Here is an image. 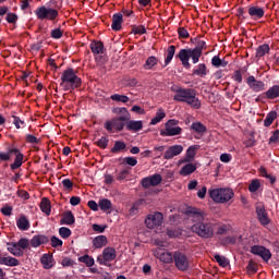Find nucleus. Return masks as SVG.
I'll use <instances>...</instances> for the list:
<instances>
[{
  "label": "nucleus",
  "instance_id": "f257e3e1",
  "mask_svg": "<svg viewBox=\"0 0 279 279\" xmlns=\"http://www.w3.org/2000/svg\"><path fill=\"white\" fill-rule=\"evenodd\" d=\"M185 215L190 221H192L191 231L201 239H213L215 236V230L217 226L206 220V213L196 207H187Z\"/></svg>",
  "mask_w": 279,
  "mask_h": 279
},
{
  "label": "nucleus",
  "instance_id": "f03ea898",
  "mask_svg": "<svg viewBox=\"0 0 279 279\" xmlns=\"http://www.w3.org/2000/svg\"><path fill=\"white\" fill-rule=\"evenodd\" d=\"M170 90L174 93V101H182L195 110H199V108H202V101H199V98H197L194 89L172 85Z\"/></svg>",
  "mask_w": 279,
  "mask_h": 279
},
{
  "label": "nucleus",
  "instance_id": "7ed1b4c3",
  "mask_svg": "<svg viewBox=\"0 0 279 279\" xmlns=\"http://www.w3.org/2000/svg\"><path fill=\"white\" fill-rule=\"evenodd\" d=\"M204 49H206V41L199 40L193 49H181L178 53V58L185 69H191L189 59L191 58L193 64H197L199 58H202V51H204Z\"/></svg>",
  "mask_w": 279,
  "mask_h": 279
},
{
  "label": "nucleus",
  "instance_id": "20e7f679",
  "mask_svg": "<svg viewBox=\"0 0 279 279\" xmlns=\"http://www.w3.org/2000/svg\"><path fill=\"white\" fill-rule=\"evenodd\" d=\"M60 86L63 90H75L82 86V78L77 76V72L73 68H69L61 74Z\"/></svg>",
  "mask_w": 279,
  "mask_h": 279
},
{
  "label": "nucleus",
  "instance_id": "39448f33",
  "mask_svg": "<svg viewBox=\"0 0 279 279\" xmlns=\"http://www.w3.org/2000/svg\"><path fill=\"white\" fill-rule=\"evenodd\" d=\"M209 197L216 204H227V202H230L234 197V191L228 187L209 190Z\"/></svg>",
  "mask_w": 279,
  "mask_h": 279
},
{
  "label": "nucleus",
  "instance_id": "423d86ee",
  "mask_svg": "<svg viewBox=\"0 0 279 279\" xmlns=\"http://www.w3.org/2000/svg\"><path fill=\"white\" fill-rule=\"evenodd\" d=\"M180 121L172 119L165 123V129L160 130V136H180L182 128L179 126Z\"/></svg>",
  "mask_w": 279,
  "mask_h": 279
},
{
  "label": "nucleus",
  "instance_id": "0eeeda50",
  "mask_svg": "<svg viewBox=\"0 0 279 279\" xmlns=\"http://www.w3.org/2000/svg\"><path fill=\"white\" fill-rule=\"evenodd\" d=\"M35 14L39 21H56L58 19V10L45 5L37 8Z\"/></svg>",
  "mask_w": 279,
  "mask_h": 279
},
{
  "label": "nucleus",
  "instance_id": "6e6552de",
  "mask_svg": "<svg viewBox=\"0 0 279 279\" xmlns=\"http://www.w3.org/2000/svg\"><path fill=\"white\" fill-rule=\"evenodd\" d=\"M165 221V216L160 211H154L148 214L145 219V226L148 230H155V228H160Z\"/></svg>",
  "mask_w": 279,
  "mask_h": 279
},
{
  "label": "nucleus",
  "instance_id": "1a4fd4ad",
  "mask_svg": "<svg viewBox=\"0 0 279 279\" xmlns=\"http://www.w3.org/2000/svg\"><path fill=\"white\" fill-rule=\"evenodd\" d=\"M172 260H174V265L179 271H187L189 267H191L189 257L180 251L174 252Z\"/></svg>",
  "mask_w": 279,
  "mask_h": 279
},
{
  "label": "nucleus",
  "instance_id": "9d476101",
  "mask_svg": "<svg viewBox=\"0 0 279 279\" xmlns=\"http://www.w3.org/2000/svg\"><path fill=\"white\" fill-rule=\"evenodd\" d=\"M125 121H128V118H113L105 123V130L107 132H114V130L116 132H121L125 128Z\"/></svg>",
  "mask_w": 279,
  "mask_h": 279
},
{
  "label": "nucleus",
  "instance_id": "9b49d317",
  "mask_svg": "<svg viewBox=\"0 0 279 279\" xmlns=\"http://www.w3.org/2000/svg\"><path fill=\"white\" fill-rule=\"evenodd\" d=\"M117 258V250L114 247H106L102 254L97 257V263L99 265H107V263H112Z\"/></svg>",
  "mask_w": 279,
  "mask_h": 279
},
{
  "label": "nucleus",
  "instance_id": "f8f14e48",
  "mask_svg": "<svg viewBox=\"0 0 279 279\" xmlns=\"http://www.w3.org/2000/svg\"><path fill=\"white\" fill-rule=\"evenodd\" d=\"M251 254H254L255 256H259V258H263L265 263H268V260L271 258V251H269L265 246L260 245H254L251 247Z\"/></svg>",
  "mask_w": 279,
  "mask_h": 279
},
{
  "label": "nucleus",
  "instance_id": "ddd939ff",
  "mask_svg": "<svg viewBox=\"0 0 279 279\" xmlns=\"http://www.w3.org/2000/svg\"><path fill=\"white\" fill-rule=\"evenodd\" d=\"M162 182V175L160 174H153L150 177H146L142 179L141 184L143 189H150V186H158Z\"/></svg>",
  "mask_w": 279,
  "mask_h": 279
},
{
  "label": "nucleus",
  "instance_id": "4468645a",
  "mask_svg": "<svg viewBox=\"0 0 279 279\" xmlns=\"http://www.w3.org/2000/svg\"><path fill=\"white\" fill-rule=\"evenodd\" d=\"M246 84L254 93H263L267 87L265 86V82L256 81V77L248 76L246 80Z\"/></svg>",
  "mask_w": 279,
  "mask_h": 279
},
{
  "label": "nucleus",
  "instance_id": "2eb2a0df",
  "mask_svg": "<svg viewBox=\"0 0 279 279\" xmlns=\"http://www.w3.org/2000/svg\"><path fill=\"white\" fill-rule=\"evenodd\" d=\"M154 256L161 263H173V255L165 248L158 247L154 250Z\"/></svg>",
  "mask_w": 279,
  "mask_h": 279
},
{
  "label": "nucleus",
  "instance_id": "dca6fc26",
  "mask_svg": "<svg viewBox=\"0 0 279 279\" xmlns=\"http://www.w3.org/2000/svg\"><path fill=\"white\" fill-rule=\"evenodd\" d=\"M183 151L184 147L182 145H172L165 151L163 158L165 160H171L175 156H180Z\"/></svg>",
  "mask_w": 279,
  "mask_h": 279
},
{
  "label": "nucleus",
  "instance_id": "f3484780",
  "mask_svg": "<svg viewBox=\"0 0 279 279\" xmlns=\"http://www.w3.org/2000/svg\"><path fill=\"white\" fill-rule=\"evenodd\" d=\"M257 213V219L262 226L267 227L269 223H271V219H269V216L267 215V210H265V206L259 205L256 207Z\"/></svg>",
  "mask_w": 279,
  "mask_h": 279
},
{
  "label": "nucleus",
  "instance_id": "a211bd4d",
  "mask_svg": "<svg viewBox=\"0 0 279 279\" xmlns=\"http://www.w3.org/2000/svg\"><path fill=\"white\" fill-rule=\"evenodd\" d=\"M248 14L251 19H254V21H258V19H263V16H265V10L259 7H251L248 8Z\"/></svg>",
  "mask_w": 279,
  "mask_h": 279
},
{
  "label": "nucleus",
  "instance_id": "6ab92c4d",
  "mask_svg": "<svg viewBox=\"0 0 279 279\" xmlns=\"http://www.w3.org/2000/svg\"><path fill=\"white\" fill-rule=\"evenodd\" d=\"M126 130L129 132H141L143 130V121L138 120H126Z\"/></svg>",
  "mask_w": 279,
  "mask_h": 279
},
{
  "label": "nucleus",
  "instance_id": "aec40b11",
  "mask_svg": "<svg viewBox=\"0 0 279 279\" xmlns=\"http://www.w3.org/2000/svg\"><path fill=\"white\" fill-rule=\"evenodd\" d=\"M198 149L199 145L190 146L186 150L184 162H193V160H195V156H197Z\"/></svg>",
  "mask_w": 279,
  "mask_h": 279
},
{
  "label": "nucleus",
  "instance_id": "412c9836",
  "mask_svg": "<svg viewBox=\"0 0 279 279\" xmlns=\"http://www.w3.org/2000/svg\"><path fill=\"white\" fill-rule=\"evenodd\" d=\"M45 243H49L47 235H35L31 240L32 247H40V245H45Z\"/></svg>",
  "mask_w": 279,
  "mask_h": 279
},
{
  "label": "nucleus",
  "instance_id": "4be33fe9",
  "mask_svg": "<svg viewBox=\"0 0 279 279\" xmlns=\"http://www.w3.org/2000/svg\"><path fill=\"white\" fill-rule=\"evenodd\" d=\"M122 23H123V14L121 13L113 14L112 24H111V28L113 29V32H119L121 29Z\"/></svg>",
  "mask_w": 279,
  "mask_h": 279
},
{
  "label": "nucleus",
  "instance_id": "5701e85b",
  "mask_svg": "<svg viewBox=\"0 0 279 279\" xmlns=\"http://www.w3.org/2000/svg\"><path fill=\"white\" fill-rule=\"evenodd\" d=\"M75 223V216H73L72 211H66L63 214L60 225L61 226H73Z\"/></svg>",
  "mask_w": 279,
  "mask_h": 279
},
{
  "label": "nucleus",
  "instance_id": "b1692460",
  "mask_svg": "<svg viewBox=\"0 0 279 279\" xmlns=\"http://www.w3.org/2000/svg\"><path fill=\"white\" fill-rule=\"evenodd\" d=\"M93 245L96 250H101L108 245V238L106 235H98L93 240Z\"/></svg>",
  "mask_w": 279,
  "mask_h": 279
},
{
  "label": "nucleus",
  "instance_id": "393cba45",
  "mask_svg": "<svg viewBox=\"0 0 279 279\" xmlns=\"http://www.w3.org/2000/svg\"><path fill=\"white\" fill-rule=\"evenodd\" d=\"M196 170L197 166H195V163H187L181 168L179 173L180 175L186 177L191 175V173H195Z\"/></svg>",
  "mask_w": 279,
  "mask_h": 279
},
{
  "label": "nucleus",
  "instance_id": "a878e982",
  "mask_svg": "<svg viewBox=\"0 0 279 279\" xmlns=\"http://www.w3.org/2000/svg\"><path fill=\"white\" fill-rule=\"evenodd\" d=\"M98 207L100 210H102V213H110L112 210V202H110L108 198H101L98 202Z\"/></svg>",
  "mask_w": 279,
  "mask_h": 279
},
{
  "label": "nucleus",
  "instance_id": "bb28decb",
  "mask_svg": "<svg viewBox=\"0 0 279 279\" xmlns=\"http://www.w3.org/2000/svg\"><path fill=\"white\" fill-rule=\"evenodd\" d=\"M13 155L15 156V159L14 162L11 163V169L12 171H15V169H20V167L23 165V154H21V151L17 149V151L13 153Z\"/></svg>",
  "mask_w": 279,
  "mask_h": 279
},
{
  "label": "nucleus",
  "instance_id": "cd10ccee",
  "mask_svg": "<svg viewBox=\"0 0 279 279\" xmlns=\"http://www.w3.org/2000/svg\"><path fill=\"white\" fill-rule=\"evenodd\" d=\"M40 262H41L44 269H51V267H53V256H51L49 254H44L41 256Z\"/></svg>",
  "mask_w": 279,
  "mask_h": 279
},
{
  "label": "nucleus",
  "instance_id": "c85d7f7f",
  "mask_svg": "<svg viewBox=\"0 0 279 279\" xmlns=\"http://www.w3.org/2000/svg\"><path fill=\"white\" fill-rule=\"evenodd\" d=\"M165 117H167V113H165V109H157L156 116L150 121V125H158V123H160V121H162Z\"/></svg>",
  "mask_w": 279,
  "mask_h": 279
},
{
  "label": "nucleus",
  "instance_id": "c756f323",
  "mask_svg": "<svg viewBox=\"0 0 279 279\" xmlns=\"http://www.w3.org/2000/svg\"><path fill=\"white\" fill-rule=\"evenodd\" d=\"M8 252L13 254V256H23V250L19 246V243H9L8 244Z\"/></svg>",
  "mask_w": 279,
  "mask_h": 279
},
{
  "label": "nucleus",
  "instance_id": "7c9ffc66",
  "mask_svg": "<svg viewBox=\"0 0 279 279\" xmlns=\"http://www.w3.org/2000/svg\"><path fill=\"white\" fill-rule=\"evenodd\" d=\"M0 265H7V267H19V259L14 257H0Z\"/></svg>",
  "mask_w": 279,
  "mask_h": 279
},
{
  "label": "nucleus",
  "instance_id": "2f4dec72",
  "mask_svg": "<svg viewBox=\"0 0 279 279\" xmlns=\"http://www.w3.org/2000/svg\"><path fill=\"white\" fill-rule=\"evenodd\" d=\"M158 64V58H156L155 56H150L147 58L146 62L144 63V69L145 71H151V69H154V66H156Z\"/></svg>",
  "mask_w": 279,
  "mask_h": 279
},
{
  "label": "nucleus",
  "instance_id": "473e14b6",
  "mask_svg": "<svg viewBox=\"0 0 279 279\" xmlns=\"http://www.w3.org/2000/svg\"><path fill=\"white\" fill-rule=\"evenodd\" d=\"M40 210L45 213V215H51V202L48 198H43L40 202Z\"/></svg>",
  "mask_w": 279,
  "mask_h": 279
},
{
  "label": "nucleus",
  "instance_id": "72a5a7b5",
  "mask_svg": "<svg viewBox=\"0 0 279 279\" xmlns=\"http://www.w3.org/2000/svg\"><path fill=\"white\" fill-rule=\"evenodd\" d=\"M90 49L95 56H99V53H104V44L101 41H93L90 44Z\"/></svg>",
  "mask_w": 279,
  "mask_h": 279
},
{
  "label": "nucleus",
  "instance_id": "f704fd0d",
  "mask_svg": "<svg viewBox=\"0 0 279 279\" xmlns=\"http://www.w3.org/2000/svg\"><path fill=\"white\" fill-rule=\"evenodd\" d=\"M266 97H267V99H277V97H279V85H275V86L270 87L266 92Z\"/></svg>",
  "mask_w": 279,
  "mask_h": 279
},
{
  "label": "nucleus",
  "instance_id": "c9c22d12",
  "mask_svg": "<svg viewBox=\"0 0 279 279\" xmlns=\"http://www.w3.org/2000/svg\"><path fill=\"white\" fill-rule=\"evenodd\" d=\"M17 149L16 148H11L7 153H1L0 151V160L2 162H8L14 154H16Z\"/></svg>",
  "mask_w": 279,
  "mask_h": 279
},
{
  "label": "nucleus",
  "instance_id": "e433bc0d",
  "mask_svg": "<svg viewBox=\"0 0 279 279\" xmlns=\"http://www.w3.org/2000/svg\"><path fill=\"white\" fill-rule=\"evenodd\" d=\"M16 226L20 230H29V220L25 216H22L16 221Z\"/></svg>",
  "mask_w": 279,
  "mask_h": 279
},
{
  "label": "nucleus",
  "instance_id": "4c0bfd02",
  "mask_svg": "<svg viewBox=\"0 0 279 279\" xmlns=\"http://www.w3.org/2000/svg\"><path fill=\"white\" fill-rule=\"evenodd\" d=\"M278 117V113L276 111H270L266 119L264 120V125L265 128H269V125H271V123H274V121H276Z\"/></svg>",
  "mask_w": 279,
  "mask_h": 279
},
{
  "label": "nucleus",
  "instance_id": "58836bf2",
  "mask_svg": "<svg viewBox=\"0 0 279 279\" xmlns=\"http://www.w3.org/2000/svg\"><path fill=\"white\" fill-rule=\"evenodd\" d=\"M191 130L196 132V134H204V132H206V126L202 124V122H193Z\"/></svg>",
  "mask_w": 279,
  "mask_h": 279
},
{
  "label": "nucleus",
  "instance_id": "ea45409f",
  "mask_svg": "<svg viewBox=\"0 0 279 279\" xmlns=\"http://www.w3.org/2000/svg\"><path fill=\"white\" fill-rule=\"evenodd\" d=\"M112 101H120L121 104H128L130 101V97L121 94H113L110 96Z\"/></svg>",
  "mask_w": 279,
  "mask_h": 279
},
{
  "label": "nucleus",
  "instance_id": "a19ab883",
  "mask_svg": "<svg viewBox=\"0 0 279 279\" xmlns=\"http://www.w3.org/2000/svg\"><path fill=\"white\" fill-rule=\"evenodd\" d=\"M173 56H175V46H169L167 50V57L165 60L166 66L173 60Z\"/></svg>",
  "mask_w": 279,
  "mask_h": 279
},
{
  "label": "nucleus",
  "instance_id": "79ce46f5",
  "mask_svg": "<svg viewBox=\"0 0 279 279\" xmlns=\"http://www.w3.org/2000/svg\"><path fill=\"white\" fill-rule=\"evenodd\" d=\"M259 173H260L262 178H266V180H269L270 184H274L276 182V177L268 173L267 169H265V167L259 168Z\"/></svg>",
  "mask_w": 279,
  "mask_h": 279
},
{
  "label": "nucleus",
  "instance_id": "37998d69",
  "mask_svg": "<svg viewBox=\"0 0 279 279\" xmlns=\"http://www.w3.org/2000/svg\"><path fill=\"white\" fill-rule=\"evenodd\" d=\"M126 145L125 142L117 141L111 148L112 154H119V151H123L125 149Z\"/></svg>",
  "mask_w": 279,
  "mask_h": 279
},
{
  "label": "nucleus",
  "instance_id": "c03bdc74",
  "mask_svg": "<svg viewBox=\"0 0 279 279\" xmlns=\"http://www.w3.org/2000/svg\"><path fill=\"white\" fill-rule=\"evenodd\" d=\"M78 262L84 263L87 267H93V265H95V259L89 255L78 257Z\"/></svg>",
  "mask_w": 279,
  "mask_h": 279
},
{
  "label": "nucleus",
  "instance_id": "a18cd8bd",
  "mask_svg": "<svg viewBox=\"0 0 279 279\" xmlns=\"http://www.w3.org/2000/svg\"><path fill=\"white\" fill-rule=\"evenodd\" d=\"M266 53H269V45L264 44L257 48L256 58H263Z\"/></svg>",
  "mask_w": 279,
  "mask_h": 279
},
{
  "label": "nucleus",
  "instance_id": "49530a36",
  "mask_svg": "<svg viewBox=\"0 0 279 279\" xmlns=\"http://www.w3.org/2000/svg\"><path fill=\"white\" fill-rule=\"evenodd\" d=\"M214 258H215L216 263L220 265V267H228V265H230V262L228 260V258H226V256L216 254L214 256Z\"/></svg>",
  "mask_w": 279,
  "mask_h": 279
},
{
  "label": "nucleus",
  "instance_id": "de8ad7c7",
  "mask_svg": "<svg viewBox=\"0 0 279 279\" xmlns=\"http://www.w3.org/2000/svg\"><path fill=\"white\" fill-rule=\"evenodd\" d=\"M194 75H198L199 77H206L207 72H206V64L201 63L198 64V68L194 70Z\"/></svg>",
  "mask_w": 279,
  "mask_h": 279
},
{
  "label": "nucleus",
  "instance_id": "09e8293b",
  "mask_svg": "<svg viewBox=\"0 0 279 279\" xmlns=\"http://www.w3.org/2000/svg\"><path fill=\"white\" fill-rule=\"evenodd\" d=\"M259 189H260V181H258L257 179L253 180L248 185V191L251 193H256V191H258Z\"/></svg>",
  "mask_w": 279,
  "mask_h": 279
},
{
  "label": "nucleus",
  "instance_id": "8fccbe9b",
  "mask_svg": "<svg viewBox=\"0 0 279 279\" xmlns=\"http://www.w3.org/2000/svg\"><path fill=\"white\" fill-rule=\"evenodd\" d=\"M129 178H130V170L124 169L118 173L117 180L119 182H123V180H129Z\"/></svg>",
  "mask_w": 279,
  "mask_h": 279
},
{
  "label": "nucleus",
  "instance_id": "3c124183",
  "mask_svg": "<svg viewBox=\"0 0 279 279\" xmlns=\"http://www.w3.org/2000/svg\"><path fill=\"white\" fill-rule=\"evenodd\" d=\"M13 124L15 125L16 130H21L23 125H25V121L16 116H12Z\"/></svg>",
  "mask_w": 279,
  "mask_h": 279
},
{
  "label": "nucleus",
  "instance_id": "603ef678",
  "mask_svg": "<svg viewBox=\"0 0 279 279\" xmlns=\"http://www.w3.org/2000/svg\"><path fill=\"white\" fill-rule=\"evenodd\" d=\"M59 234L62 236V239H69L71 236V229L66 227H61L59 229Z\"/></svg>",
  "mask_w": 279,
  "mask_h": 279
},
{
  "label": "nucleus",
  "instance_id": "864d4df0",
  "mask_svg": "<svg viewBox=\"0 0 279 279\" xmlns=\"http://www.w3.org/2000/svg\"><path fill=\"white\" fill-rule=\"evenodd\" d=\"M108 143H109V140L108 137H105V136L100 137L96 142L97 146L100 147L101 149H106L108 147Z\"/></svg>",
  "mask_w": 279,
  "mask_h": 279
},
{
  "label": "nucleus",
  "instance_id": "5fc2aeb1",
  "mask_svg": "<svg viewBox=\"0 0 279 279\" xmlns=\"http://www.w3.org/2000/svg\"><path fill=\"white\" fill-rule=\"evenodd\" d=\"M123 162L129 165V167H136L138 165V160L135 157H125Z\"/></svg>",
  "mask_w": 279,
  "mask_h": 279
},
{
  "label": "nucleus",
  "instance_id": "6e6d98bb",
  "mask_svg": "<svg viewBox=\"0 0 279 279\" xmlns=\"http://www.w3.org/2000/svg\"><path fill=\"white\" fill-rule=\"evenodd\" d=\"M29 240L22 238L17 241V245L20 247V250H27V247H29Z\"/></svg>",
  "mask_w": 279,
  "mask_h": 279
},
{
  "label": "nucleus",
  "instance_id": "4d7b16f0",
  "mask_svg": "<svg viewBox=\"0 0 279 279\" xmlns=\"http://www.w3.org/2000/svg\"><path fill=\"white\" fill-rule=\"evenodd\" d=\"M248 274H256L258 271V268L256 266V263L254 260H250L248 265L246 267Z\"/></svg>",
  "mask_w": 279,
  "mask_h": 279
},
{
  "label": "nucleus",
  "instance_id": "13d9d810",
  "mask_svg": "<svg viewBox=\"0 0 279 279\" xmlns=\"http://www.w3.org/2000/svg\"><path fill=\"white\" fill-rule=\"evenodd\" d=\"M64 33L62 32V29L60 28H54L51 31V38H54L56 40H58Z\"/></svg>",
  "mask_w": 279,
  "mask_h": 279
},
{
  "label": "nucleus",
  "instance_id": "bf43d9fd",
  "mask_svg": "<svg viewBox=\"0 0 279 279\" xmlns=\"http://www.w3.org/2000/svg\"><path fill=\"white\" fill-rule=\"evenodd\" d=\"M61 184L65 189V191L73 189V181L71 179L62 180Z\"/></svg>",
  "mask_w": 279,
  "mask_h": 279
},
{
  "label": "nucleus",
  "instance_id": "052dcab7",
  "mask_svg": "<svg viewBox=\"0 0 279 279\" xmlns=\"http://www.w3.org/2000/svg\"><path fill=\"white\" fill-rule=\"evenodd\" d=\"M26 142L31 143L33 145H38V143H40V140H38V137H36L32 134H28V135H26Z\"/></svg>",
  "mask_w": 279,
  "mask_h": 279
},
{
  "label": "nucleus",
  "instance_id": "680f3d73",
  "mask_svg": "<svg viewBox=\"0 0 279 279\" xmlns=\"http://www.w3.org/2000/svg\"><path fill=\"white\" fill-rule=\"evenodd\" d=\"M51 245H52V247H62V240H60L56 236H52L51 238Z\"/></svg>",
  "mask_w": 279,
  "mask_h": 279
},
{
  "label": "nucleus",
  "instance_id": "e2e57ef3",
  "mask_svg": "<svg viewBox=\"0 0 279 279\" xmlns=\"http://www.w3.org/2000/svg\"><path fill=\"white\" fill-rule=\"evenodd\" d=\"M269 143H279V130H276L269 138Z\"/></svg>",
  "mask_w": 279,
  "mask_h": 279
},
{
  "label": "nucleus",
  "instance_id": "0e129e2a",
  "mask_svg": "<svg viewBox=\"0 0 279 279\" xmlns=\"http://www.w3.org/2000/svg\"><path fill=\"white\" fill-rule=\"evenodd\" d=\"M145 32L147 29L143 25L133 27V34H145Z\"/></svg>",
  "mask_w": 279,
  "mask_h": 279
},
{
  "label": "nucleus",
  "instance_id": "69168bd1",
  "mask_svg": "<svg viewBox=\"0 0 279 279\" xmlns=\"http://www.w3.org/2000/svg\"><path fill=\"white\" fill-rule=\"evenodd\" d=\"M17 20H19V16H16V14L8 13L7 15L8 23H16Z\"/></svg>",
  "mask_w": 279,
  "mask_h": 279
},
{
  "label": "nucleus",
  "instance_id": "338daca9",
  "mask_svg": "<svg viewBox=\"0 0 279 279\" xmlns=\"http://www.w3.org/2000/svg\"><path fill=\"white\" fill-rule=\"evenodd\" d=\"M211 64L213 66H216L217 69H219V66H221V59L218 56H215L211 59Z\"/></svg>",
  "mask_w": 279,
  "mask_h": 279
},
{
  "label": "nucleus",
  "instance_id": "774afa93",
  "mask_svg": "<svg viewBox=\"0 0 279 279\" xmlns=\"http://www.w3.org/2000/svg\"><path fill=\"white\" fill-rule=\"evenodd\" d=\"M178 33L180 38H189V31L184 27L179 28Z\"/></svg>",
  "mask_w": 279,
  "mask_h": 279
}]
</instances>
